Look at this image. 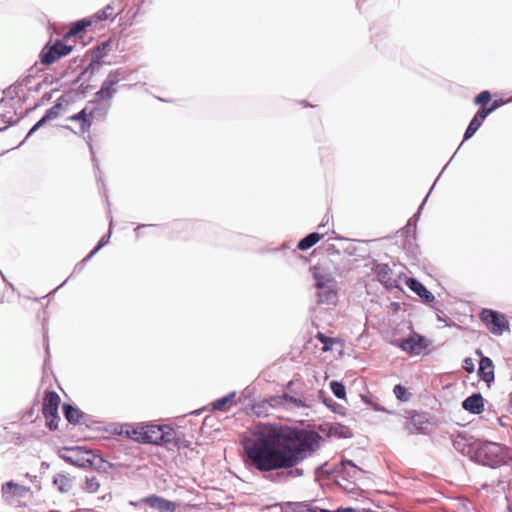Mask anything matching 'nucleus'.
<instances>
[{"label": "nucleus", "mask_w": 512, "mask_h": 512, "mask_svg": "<svg viewBox=\"0 0 512 512\" xmlns=\"http://www.w3.org/2000/svg\"><path fill=\"white\" fill-rule=\"evenodd\" d=\"M321 439L311 430L265 426L245 442L246 462L261 472L290 469L287 476L300 477L303 469L293 467L310 456Z\"/></svg>", "instance_id": "f257e3e1"}, {"label": "nucleus", "mask_w": 512, "mask_h": 512, "mask_svg": "<svg viewBox=\"0 0 512 512\" xmlns=\"http://www.w3.org/2000/svg\"><path fill=\"white\" fill-rule=\"evenodd\" d=\"M462 453L472 461L493 469L508 464L512 459L508 447L490 441L476 440L466 445Z\"/></svg>", "instance_id": "f03ea898"}, {"label": "nucleus", "mask_w": 512, "mask_h": 512, "mask_svg": "<svg viewBox=\"0 0 512 512\" xmlns=\"http://www.w3.org/2000/svg\"><path fill=\"white\" fill-rule=\"evenodd\" d=\"M141 441L143 444L163 446L168 450L180 448L182 445V440L177 437V432L168 425H144Z\"/></svg>", "instance_id": "7ed1b4c3"}, {"label": "nucleus", "mask_w": 512, "mask_h": 512, "mask_svg": "<svg viewBox=\"0 0 512 512\" xmlns=\"http://www.w3.org/2000/svg\"><path fill=\"white\" fill-rule=\"evenodd\" d=\"M318 303L332 305L336 303V282L333 278L315 274Z\"/></svg>", "instance_id": "20e7f679"}, {"label": "nucleus", "mask_w": 512, "mask_h": 512, "mask_svg": "<svg viewBox=\"0 0 512 512\" xmlns=\"http://www.w3.org/2000/svg\"><path fill=\"white\" fill-rule=\"evenodd\" d=\"M480 319L494 335H502L505 331H509V323L506 317L495 310L483 309L480 313Z\"/></svg>", "instance_id": "39448f33"}, {"label": "nucleus", "mask_w": 512, "mask_h": 512, "mask_svg": "<svg viewBox=\"0 0 512 512\" xmlns=\"http://www.w3.org/2000/svg\"><path fill=\"white\" fill-rule=\"evenodd\" d=\"M72 51V46L64 44L57 40L53 45H46L40 54L41 63L51 65L61 57L68 55Z\"/></svg>", "instance_id": "423d86ee"}, {"label": "nucleus", "mask_w": 512, "mask_h": 512, "mask_svg": "<svg viewBox=\"0 0 512 512\" xmlns=\"http://www.w3.org/2000/svg\"><path fill=\"white\" fill-rule=\"evenodd\" d=\"M424 342L425 337L414 333L412 336L402 339L397 346L407 353L419 355L426 347Z\"/></svg>", "instance_id": "0eeeda50"}, {"label": "nucleus", "mask_w": 512, "mask_h": 512, "mask_svg": "<svg viewBox=\"0 0 512 512\" xmlns=\"http://www.w3.org/2000/svg\"><path fill=\"white\" fill-rule=\"evenodd\" d=\"M373 271L378 281L387 289L391 290L398 287L397 280L393 278V271L387 264L377 263Z\"/></svg>", "instance_id": "6e6552de"}, {"label": "nucleus", "mask_w": 512, "mask_h": 512, "mask_svg": "<svg viewBox=\"0 0 512 512\" xmlns=\"http://www.w3.org/2000/svg\"><path fill=\"white\" fill-rule=\"evenodd\" d=\"M60 404V397L54 391H47L42 406V412L46 420L50 417L58 418V407Z\"/></svg>", "instance_id": "1a4fd4ad"}, {"label": "nucleus", "mask_w": 512, "mask_h": 512, "mask_svg": "<svg viewBox=\"0 0 512 512\" xmlns=\"http://www.w3.org/2000/svg\"><path fill=\"white\" fill-rule=\"evenodd\" d=\"M140 502H143L159 512H174L176 509V504L174 502L158 495H149L141 498Z\"/></svg>", "instance_id": "9d476101"}, {"label": "nucleus", "mask_w": 512, "mask_h": 512, "mask_svg": "<svg viewBox=\"0 0 512 512\" xmlns=\"http://www.w3.org/2000/svg\"><path fill=\"white\" fill-rule=\"evenodd\" d=\"M406 285L421 298L423 303L429 304L435 300V296L417 279L407 278Z\"/></svg>", "instance_id": "9b49d317"}, {"label": "nucleus", "mask_w": 512, "mask_h": 512, "mask_svg": "<svg viewBox=\"0 0 512 512\" xmlns=\"http://www.w3.org/2000/svg\"><path fill=\"white\" fill-rule=\"evenodd\" d=\"M63 414L66 420L71 424H86L88 415L81 411L79 408L64 403L62 406Z\"/></svg>", "instance_id": "f8f14e48"}, {"label": "nucleus", "mask_w": 512, "mask_h": 512, "mask_svg": "<svg viewBox=\"0 0 512 512\" xmlns=\"http://www.w3.org/2000/svg\"><path fill=\"white\" fill-rule=\"evenodd\" d=\"M29 490V487L9 481L2 485V496L6 501H10L15 497H24Z\"/></svg>", "instance_id": "ddd939ff"}, {"label": "nucleus", "mask_w": 512, "mask_h": 512, "mask_svg": "<svg viewBox=\"0 0 512 512\" xmlns=\"http://www.w3.org/2000/svg\"><path fill=\"white\" fill-rule=\"evenodd\" d=\"M478 376L487 383L488 386L494 381V364L489 357H482L479 362Z\"/></svg>", "instance_id": "4468645a"}, {"label": "nucleus", "mask_w": 512, "mask_h": 512, "mask_svg": "<svg viewBox=\"0 0 512 512\" xmlns=\"http://www.w3.org/2000/svg\"><path fill=\"white\" fill-rule=\"evenodd\" d=\"M462 408L472 414H480L484 410V399L480 393H474L462 402Z\"/></svg>", "instance_id": "2eb2a0df"}, {"label": "nucleus", "mask_w": 512, "mask_h": 512, "mask_svg": "<svg viewBox=\"0 0 512 512\" xmlns=\"http://www.w3.org/2000/svg\"><path fill=\"white\" fill-rule=\"evenodd\" d=\"M428 420L422 414L413 415L410 420L406 423V429L409 433L414 434L417 432H423L427 428Z\"/></svg>", "instance_id": "dca6fc26"}, {"label": "nucleus", "mask_w": 512, "mask_h": 512, "mask_svg": "<svg viewBox=\"0 0 512 512\" xmlns=\"http://www.w3.org/2000/svg\"><path fill=\"white\" fill-rule=\"evenodd\" d=\"M86 107H88V115L90 118L103 120L108 114L110 105L98 104L96 101H91Z\"/></svg>", "instance_id": "f3484780"}, {"label": "nucleus", "mask_w": 512, "mask_h": 512, "mask_svg": "<svg viewBox=\"0 0 512 512\" xmlns=\"http://www.w3.org/2000/svg\"><path fill=\"white\" fill-rule=\"evenodd\" d=\"M118 433L127 438H131L139 443H142L141 439L143 438V426L125 424L122 425L121 431Z\"/></svg>", "instance_id": "a211bd4d"}, {"label": "nucleus", "mask_w": 512, "mask_h": 512, "mask_svg": "<svg viewBox=\"0 0 512 512\" xmlns=\"http://www.w3.org/2000/svg\"><path fill=\"white\" fill-rule=\"evenodd\" d=\"M117 89L107 81H103L100 90L96 92L95 97L97 101H109L116 94Z\"/></svg>", "instance_id": "6ab92c4d"}, {"label": "nucleus", "mask_w": 512, "mask_h": 512, "mask_svg": "<svg viewBox=\"0 0 512 512\" xmlns=\"http://www.w3.org/2000/svg\"><path fill=\"white\" fill-rule=\"evenodd\" d=\"M53 485L61 493H67L72 488V481L67 474L58 473L53 478Z\"/></svg>", "instance_id": "aec40b11"}, {"label": "nucleus", "mask_w": 512, "mask_h": 512, "mask_svg": "<svg viewBox=\"0 0 512 512\" xmlns=\"http://www.w3.org/2000/svg\"><path fill=\"white\" fill-rule=\"evenodd\" d=\"M323 236L324 234L312 232L306 235L298 242L297 248L302 251L308 250L309 248L314 246L318 241H320L323 238Z\"/></svg>", "instance_id": "412c9836"}, {"label": "nucleus", "mask_w": 512, "mask_h": 512, "mask_svg": "<svg viewBox=\"0 0 512 512\" xmlns=\"http://www.w3.org/2000/svg\"><path fill=\"white\" fill-rule=\"evenodd\" d=\"M236 396V392H231L228 395L215 400L212 403V409L216 411H227L228 405L233 401Z\"/></svg>", "instance_id": "4be33fe9"}, {"label": "nucleus", "mask_w": 512, "mask_h": 512, "mask_svg": "<svg viewBox=\"0 0 512 512\" xmlns=\"http://www.w3.org/2000/svg\"><path fill=\"white\" fill-rule=\"evenodd\" d=\"M88 107L83 108L79 113L73 115L71 120L81 122V131L84 133L91 127V121L88 119Z\"/></svg>", "instance_id": "5701e85b"}, {"label": "nucleus", "mask_w": 512, "mask_h": 512, "mask_svg": "<svg viewBox=\"0 0 512 512\" xmlns=\"http://www.w3.org/2000/svg\"><path fill=\"white\" fill-rule=\"evenodd\" d=\"M91 25V21L88 19H81L73 24L66 37L76 36L83 32L88 26Z\"/></svg>", "instance_id": "b1692460"}, {"label": "nucleus", "mask_w": 512, "mask_h": 512, "mask_svg": "<svg viewBox=\"0 0 512 512\" xmlns=\"http://www.w3.org/2000/svg\"><path fill=\"white\" fill-rule=\"evenodd\" d=\"M110 47L109 41H104L98 44L95 48L91 50V57H94V59H100L103 60V58L106 56L107 51Z\"/></svg>", "instance_id": "393cba45"}, {"label": "nucleus", "mask_w": 512, "mask_h": 512, "mask_svg": "<svg viewBox=\"0 0 512 512\" xmlns=\"http://www.w3.org/2000/svg\"><path fill=\"white\" fill-rule=\"evenodd\" d=\"M126 78L125 71L122 69H116L111 71L105 81L108 82V84H112L113 86H116L121 80H124Z\"/></svg>", "instance_id": "a878e982"}, {"label": "nucleus", "mask_w": 512, "mask_h": 512, "mask_svg": "<svg viewBox=\"0 0 512 512\" xmlns=\"http://www.w3.org/2000/svg\"><path fill=\"white\" fill-rule=\"evenodd\" d=\"M103 64H104L103 60L94 59V57H91L90 63L83 70V73H82L83 76L86 75L87 73H90L91 75L98 73L100 71V69L102 68Z\"/></svg>", "instance_id": "bb28decb"}, {"label": "nucleus", "mask_w": 512, "mask_h": 512, "mask_svg": "<svg viewBox=\"0 0 512 512\" xmlns=\"http://www.w3.org/2000/svg\"><path fill=\"white\" fill-rule=\"evenodd\" d=\"M330 388H331V391L333 392V394L338 399L345 398V396H346V388H345V386L341 382L331 381L330 382Z\"/></svg>", "instance_id": "cd10ccee"}, {"label": "nucleus", "mask_w": 512, "mask_h": 512, "mask_svg": "<svg viewBox=\"0 0 512 512\" xmlns=\"http://www.w3.org/2000/svg\"><path fill=\"white\" fill-rule=\"evenodd\" d=\"M481 125L482 124L478 120H475L474 118H472V120L470 121V123L465 131L463 141H467L468 139L473 137V135L477 132V130L481 127Z\"/></svg>", "instance_id": "c85d7f7f"}, {"label": "nucleus", "mask_w": 512, "mask_h": 512, "mask_svg": "<svg viewBox=\"0 0 512 512\" xmlns=\"http://www.w3.org/2000/svg\"><path fill=\"white\" fill-rule=\"evenodd\" d=\"M99 487L100 483L96 477H87L83 489L88 493H95Z\"/></svg>", "instance_id": "c756f323"}, {"label": "nucleus", "mask_w": 512, "mask_h": 512, "mask_svg": "<svg viewBox=\"0 0 512 512\" xmlns=\"http://www.w3.org/2000/svg\"><path fill=\"white\" fill-rule=\"evenodd\" d=\"M113 14V6L108 4L105 8L95 13L94 17L100 21L106 20L112 17Z\"/></svg>", "instance_id": "7c9ffc66"}, {"label": "nucleus", "mask_w": 512, "mask_h": 512, "mask_svg": "<svg viewBox=\"0 0 512 512\" xmlns=\"http://www.w3.org/2000/svg\"><path fill=\"white\" fill-rule=\"evenodd\" d=\"M393 392L398 400L403 402L409 400L408 392L404 386L400 384L396 385L393 389Z\"/></svg>", "instance_id": "2f4dec72"}, {"label": "nucleus", "mask_w": 512, "mask_h": 512, "mask_svg": "<svg viewBox=\"0 0 512 512\" xmlns=\"http://www.w3.org/2000/svg\"><path fill=\"white\" fill-rule=\"evenodd\" d=\"M61 111V104H55L49 109L46 110L45 116L49 121L54 120L59 117Z\"/></svg>", "instance_id": "473e14b6"}, {"label": "nucleus", "mask_w": 512, "mask_h": 512, "mask_svg": "<svg viewBox=\"0 0 512 512\" xmlns=\"http://www.w3.org/2000/svg\"><path fill=\"white\" fill-rule=\"evenodd\" d=\"M491 99V94L489 91L485 90V91H482L481 93H479L475 99H474V103L475 104H479V105H484L486 103H488Z\"/></svg>", "instance_id": "72a5a7b5"}, {"label": "nucleus", "mask_w": 512, "mask_h": 512, "mask_svg": "<svg viewBox=\"0 0 512 512\" xmlns=\"http://www.w3.org/2000/svg\"><path fill=\"white\" fill-rule=\"evenodd\" d=\"M49 120L45 115H43L29 130L26 138L33 135L37 130H39L41 127H43Z\"/></svg>", "instance_id": "f704fd0d"}, {"label": "nucleus", "mask_w": 512, "mask_h": 512, "mask_svg": "<svg viewBox=\"0 0 512 512\" xmlns=\"http://www.w3.org/2000/svg\"><path fill=\"white\" fill-rule=\"evenodd\" d=\"M111 230H112V218H110L109 233L107 235H104L101 237L98 244L94 247L95 250L99 251L102 247H104L105 245H107L109 243Z\"/></svg>", "instance_id": "c9c22d12"}, {"label": "nucleus", "mask_w": 512, "mask_h": 512, "mask_svg": "<svg viewBox=\"0 0 512 512\" xmlns=\"http://www.w3.org/2000/svg\"><path fill=\"white\" fill-rule=\"evenodd\" d=\"M491 113V109L488 107H482L478 110V112L473 117L475 120H478L481 124L486 119V117Z\"/></svg>", "instance_id": "e433bc0d"}, {"label": "nucleus", "mask_w": 512, "mask_h": 512, "mask_svg": "<svg viewBox=\"0 0 512 512\" xmlns=\"http://www.w3.org/2000/svg\"><path fill=\"white\" fill-rule=\"evenodd\" d=\"M283 398L287 401V402H290V403H293L295 404L297 407H302L304 406L303 402L301 399H298V398H295L293 396H290L288 394H284L283 395Z\"/></svg>", "instance_id": "4c0bfd02"}, {"label": "nucleus", "mask_w": 512, "mask_h": 512, "mask_svg": "<svg viewBox=\"0 0 512 512\" xmlns=\"http://www.w3.org/2000/svg\"><path fill=\"white\" fill-rule=\"evenodd\" d=\"M463 368L469 372V373H472L475 369V366H474V362L471 358H466L464 360V365H463Z\"/></svg>", "instance_id": "58836bf2"}, {"label": "nucleus", "mask_w": 512, "mask_h": 512, "mask_svg": "<svg viewBox=\"0 0 512 512\" xmlns=\"http://www.w3.org/2000/svg\"><path fill=\"white\" fill-rule=\"evenodd\" d=\"M59 420H60L59 416H58V418L50 417V419L47 420V426L49 427V429L56 430L58 428Z\"/></svg>", "instance_id": "ea45409f"}, {"label": "nucleus", "mask_w": 512, "mask_h": 512, "mask_svg": "<svg viewBox=\"0 0 512 512\" xmlns=\"http://www.w3.org/2000/svg\"><path fill=\"white\" fill-rule=\"evenodd\" d=\"M60 457L62 459H64L65 461L71 463V464H75L77 466H83V463H79L78 461H75L72 457L70 456H66V455H60Z\"/></svg>", "instance_id": "a19ab883"}, {"label": "nucleus", "mask_w": 512, "mask_h": 512, "mask_svg": "<svg viewBox=\"0 0 512 512\" xmlns=\"http://www.w3.org/2000/svg\"><path fill=\"white\" fill-rule=\"evenodd\" d=\"M84 267H85V261H80L79 263H77L75 265L73 273L74 274L80 273L83 270Z\"/></svg>", "instance_id": "79ce46f5"}, {"label": "nucleus", "mask_w": 512, "mask_h": 512, "mask_svg": "<svg viewBox=\"0 0 512 512\" xmlns=\"http://www.w3.org/2000/svg\"><path fill=\"white\" fill-rule=\"evenodd\" d=\"M98 251L93 248L90 253L82 260L85 261V264L97 253Z\"/></svg>", "instance_id": "37998d69"}, {"label": "nucleus", "mask_w": 512, "mask_h": 512, "mask_svg": "<svg viewBox=\"0 0 512 512\" xmlns=\"http://www.w3.org/2000/svg\"><path fill=\"white\" fill-rule=\"evenodd\" d=\"M501 103L498 102V101H494L490 107H488L489 109H491V113L496 110L498 107H500Z\"/></svg>", "instance_id": "c03bdc74"}, {"label": "nucleus", "mask_w": 512, "mask_h": 512, "mask_svg": "<svg viewBox=\"0 0 512 512\" xmlns=\"http://www.w3.org/2000/svg\"><path fill=\"white\" fill-rule=\"evenodd\" d=\"M342 465L344 467L351 466L352 468H356V465L351 460H343Z\"/></svg>", "instance_id": "a18cd8bd"}, {"label": "nucleus", "mask_w": 512, "mask_h": 512, "mask_svg": "<svg viewBox=\"0 0 512 512\" xmlns=\"http://www.w3.org/2000/svg\"><path fill=\"white\" fill-rule=\"evenodd\" d=\"M129 504L132 506H138V505L144 504V503L140 502V499H139L138 501H130Z\"/></svg>", "instance_id": "49530a36"}, {"label": "nucleus", "mask_w": 512, "mask_h": 512, "mask_svg": "<svg viewBox=\"0 0 512 512\" xmlns=\"http://www.w3.org/2000/svg\"><path fill=\"white\" fill-rule=\"evenodd\" d=\"M475 353H476L478 356H480V359H481L482 357H485V356L482 354L481 349H477V350L475 351Z\"/></svg>", "instance_id": "de8ad7c7"}, {"label": "nucleus", "mask_w": 512, "mask_h": 512, "mask_svg": "<svg viewBox=\"0 0 512 512\" xmlns=\"http://www.w3.org/2000/svg\"><path fill=\"white\" fill-rule=\"evenodd\" d=\"M425 202H426V198H425V199L423 200V202L421 203V205H420V207H419V209H418V211H417V214H416V215H418V214L420 213V211H421L422 207L424 206Z\"/></svg>", "instance_id": "09e8293b"}, {"label": "nucleus", "mask_w": 512, "mask_h": 512, "mask_svg": "<svg viewBox=\"0 0 512 512\" xmlns=\"http://www.w3.org/2000/svg\"><path fill=\"white\" fill-rule=\"evenodd\" d=\"M144 227H145V225H143V224H142V225H138V226L136 227L135 231L137 232V236H139L138 231H139L140 229L144 228Z\"/></svg>", "instance_id": "8fccbe9b"}, {"label": "nucleus", "mask_w": 512, "mask_h": 512, "mask_svg": "<svg viewBox=\"0 0 512 512\" xmlns=\"http://www.w3.org/2000/svg\"><path fill=\"white\" fill-rule=\"evenodd\" d=\"M454 446H455V448H456V449H459V447H460V442L455 441V442H454Z\"/></svg>", "instance_id": "3c124183"}, {"label": "nucleus", "mask_w": 512, "mask_h": 512, "mask_svg": "<svg viewBox=\"0 0 512 512\" xmlns=\"http://www.w3.org/2000/svg\"><path fill=\"white\" fill-rule=\"evenodd\" d=\"M321 512H330V511H329V510H324V509H323V510H321Z\"/></svg>", "instance_id": "603ef678"}]
</instances>
